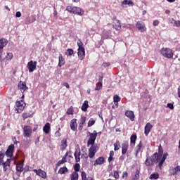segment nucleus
<instances>
[{
  "instance_id": "obj_33",
  "label": "nucleus",
  "mask_w": 180,
  "mask_h": 180,
  "mask_svg": "<svg viewBox=\"0 0 180 180\" xmlns=\"http://www.w3.org/2000/svg\"><path fill=\"white\" fill-rule=\"evenodd\" d=\"M122 5H129V6H133L134 5V3L130 0H124L122 1Z\"/></svg>"
},
{
  "instance_id": "obj_62",
  "label": "nucleus",
  "mask_w": 180,
  "mask_h": 180,
  "mask_svg": "<svg viewBox=\"0 0 180 180\" xmlns=\"http://www.w3.org/2000/svg\"><path fill=\"white\" fill-rule=\"evenodd\" d=\"M115 155V152H113V150H111L110 152V157H113Z\"/></svg>"
},
{
  "instance_id": "obj_64",
  "label": "nucleus",
  "mask_w": 180,
  "mask_h": 180,
  "mask_svg": "<svg viewBox=\"0 0 180 180\" xmlns=\"http://www.w3.org/2000/svg\"><path fill=\"white\" fill-rule=\"evenodd\" d=\"M177 93H178L179 98H180V86L178 87Z\"/></svg>"
},
{
  "instance_id": "obj_60",
  "label": "nucleus",
  "mask_w": 180,
  "mask_h": 180,
  "mask_svg": "<svg viewBox=\"0 0 180 180\" xmlns=\"http://www.w3.org/2000/svg\"><path fill=\"white\" fill-rule=\"evenodd\" d=\"M63 86H65L68 89H70V84H68L67 82L63 83Z\"/></svg>"
},
{
  "instance_id": "obj_15",
  "label": "nucleus",
  "mask_w": 180,
  "mask_h": 180,
  "mask_svg": "<svg viewBox=\"0 0 180 180\" xmlns=\"http://www.w3.org/2000/svg\"><path fill=\"white\" fill-rule=\"evenodd\" d=\"M16 106L17 108V110L18 112V113L20 112H22V110H23V109H25V105H23V101H17L16 102Z\"/></svg>"
},
{
  "instance_id": "obj_22",
  "label": "nucleus",
  "mask_w": 180,
  "mask_h": 180,
  "mask_svg": "<svg viewBox=\"0 0 180 180\" xmlns=\"http://www.w3.org/2000/svg\"><path fill=\"white\" fill-rule=\"evenodd\" d=\"M8 44V40L6 39H0V50H4V47H5Z\"/></svg>"
},
{
  "instance_id": "obj_58",
  "label": "nucleus",
  "mask_w": 180,
  "mask_h": 180,
  "mask_svg": "<svg viewBox=\"0 0 180 180\" xmlns=\"http://www.w3.org/2000/svg\"><path fill=\"white\" fill-rule=\"evenodd\" d=\"M159 155L161 157H162V148L159 147Z\"/></svg>"
},
{
  "instance_id": "obj_26",
  "label": "nucleus",
  "mask_w": 180,
  "mask_h": 180,
  "mask_svg": "<svg viewBox=\"0 0 180 180\" xmlns=\"http://www.w3.org/2000/svg\"><path fill=\"white\" fill-rule=\"evenodd\" d=\"M80 155H81V151L80 150H76L75 152V160H76V162H79V161L81 160L79 158Z\"/></svg>"
},
{
  "instance_id": "obj_13",
  "label": "nucleus",
  "mask_w": 180,
  "mask_h": 180,
  "mask_svg": "<svg viewBox=\"0 0 180 180\" xmlns=\"http://www.w3.org/2000/svg\"><path fill=\"white\" fill-rule=\"evenodd\" d=\"M71 130H73V131H75L77 130V127H78V125L77 124V119H73L71 120L70 124Z\"/></svg>"
},
{
  "instance_id": "obj_5",
  "label": "nucleus",
  "mask_w": 180,
  "mask_h": 180,
  "mask_svg": "<svg viewBox=\"0 0 180 180\" xmlns=\"http://www.w3.org/2000/svg\"><path fill=\"white\" fill-rule=\"evenodd\" d=\"M27 67L29 70V72H33V71L36 70V67H37V62H33V60H30V62H28Z\"/></svg>"
},
{
  "instance_id": "obj_32",
  "label": "nucleus",
  "mask_w": 180,
  "mask_h": 180,
  "mask_svg": "<svg viewBox=\"0 0 180 180\" xmlns=\"http://www.w3.org/2000/svg\"><path fill=\"white\" fill-rule=\"evenodd\" d=\"M16 169L18 172H22L23 171V163H18L16 165Z\"/></svg>"
},
{
  "instance_id": "obj_55",
  "label": "nucleus",
  "mask_w": 180,
  "mask_h": 180,
  "mask_svg": "<svg viewBox=\"0 0 180 180\" xmlns=\"http://www.w3.org/2000/svg\"><path fill=\"white\" fill-rule=\"evenodd\" d=\"M159 24H160V21L157 20H154L153 23V26H158Z\"/></svg>"
},
{
  "instance_id": "obj_57",
  "label": "nucleus",
  "mask_w": 180,
  "mask_h": 180,
  "mask_svg": "<svg viewBox=\"0 0 180 180\" xmlns=\"http://www.w3.org/2000/svg\"><path fill=\"white\" fill-rule=\"evenodd\" d=\"M15 16L16 18H20L22 16V13H20V11H17L15 13Z\"/></svg>"
},
{
  "instance_id": "obj_61",
  "label": "nucleus",
  "mask_w": 180,
  "mask_h": 180,
  "mask_svg": "<svg viewBox=\"0 0 180 180\" xmlns=\"http://www.w3.org/2000/svg\"><path fill=\"white\" fill-rule=\"evenodd\" d=\"M55 136H56V137H60V136H61V134H60L58 131H57L55 133Z\"/></svg>"
},
{
  "instance_id": "obj_36",
  "label": "nucleus",
  "mask_w": 180,
  "mask_h": 180,
  "mask_svg": "<svg viewBox=\"0 0 180 180\" xmlns=\"http://www.w3.org/2000/svg\"><path fill=\"white\" fill-rule=\"evenodd\" d=\"M68 169L67 167H60L58 170V174H65V172H68Z\"/></svg>"
},
{
  "instance_id": "obj_11",
  "label": "nucleus",
  "mask_w": 180,
  "mask_h": 180,
  "mask_svg": "<svg viewBox=\"0 0 180 180\" xmlns=\"http://www.w3.org/2000/svg\"><path fill=\"white\" fill-rule=\"evenodd\" d=\"M18 89L21 92H25L27 89V86H26V82L20 81L18 84Z\"/></svg>"
},
{
  "instance_id": "obj_51",
  "label": "nucleus",
  "mask_w": 180,
  "mask_h": 180,
  "mask_svg": "<svg viewBox=\"0 0 180 180\" xmlns=\"http://www.w3.org/2000/svg\"><path fill=\"white\" fill-rule=\"evenodd\" d=\"M82 179L86 180V173H85V172H82Z\"/></svg>"
},
{
  "instance_id": "obj_12",
  "label": "nucleus",
  "mask_w": 180,
  "mask_h": 180,
  "mask_svg": "<svg viewBox=\"0 0 180 180\" xmlns=\"http://www.w3.org/2000/svg\"><path fill=\"white\" fill-rule=\"evenodd\" d=\"M34 172H36L37 175H39V176H41V178L45 179L47 176V174H46V172L41 170V169H34Z\"/></svg>"
},
{
  "instance_id": "obj_63",
  "label": "nucleus",
  "mask_w": 180,
  "mask_h": 180,
  "mask_svg": "<svg viewBox=\"0 0 180 180\" xmlns=\"http://www.w3.org/2000/svg\"><path fill=\"white\" fill-rule=\"evenodd\" d=\"M127 173L126 172H124L122 178H127Z\"/></svg>"
},
{
  "instance_id": "obj_4",
  "label": "nucleus",
  "mask_w": 180,
  "mask_h": 180,
  "mask_svg": "<svg viewBox=\"0 0 180 180\" xmlns=\"http://www.w3.org/2000/svg\"><path fill=\"white\" fill-rule=\"evenodd\" d=\"M89 136V139L87 141V146H94L95 144V140H96V137H98V132L96 131H94L93 133L88 132Z\"/></svg>"
},
{
  "instance_id": "obj_1",
  "label": "nucleus",
  "mask_w": 180,
  "mask_h": 180,
  "mask_svg": "<svg viewBox=\"0 0 180 180\" xmlns=\"http://www.w3.org/2000/svg\"><path fill=\"white\" fill-rule=\"evenodd\" d=\"M161 160V156L158 153H154L150 158L148 157L145 161L147 167H153L155 164H158Z\"/></svg>"
},
{
  "instance_id": "obj_19",
  "label": "nucleus",
  "mask_w": 180,
  "mask_h": 180,
  "mask_svg": "<svg viewBox=\"0 0 180 180\" xmlns=\"http://www.w3.org/2000/svg\"><path fill=\"white\" fill-rule=\"evenodd\" d=\"M51 129V127L50 125V123L49 122L46 123L43 127V130L46 133V134H49V133H50Z\"/></svg>"
},
{
  "instance_id": "obj_3",
  "label": "nucleus",
  "mask_w": 180,
  "mask_h": 180,
  "mask_svg": "<svg viewBox=\"0 0 180 180\" xmlns=\"http://www.w3.org/2000/svg\"><path fill=\"white\" fill-rule=\"evenodd\" d=\"M160 53L165 58H172V57H174V52H172V49L169 48H162L160 50Z\"/></svg>"
},
{
  "instance_id": "obj_35",
  "label": "nucleus",
  "mask_w": 180,
  "mask_h": 180,
  "mask_svg": "<svg viewBox=\"0 0 180 180\" xmlns=\"http://www.w3.org/2000/svg\"><path fill=\"white\" fill-rule=\"evenodd\" d=\"M120 142L119 141H117L114 143V150L115 151H117V150H120Z\"/></svg>"
},
{
  "instance_id": "obj_8",
  "label": "nucleus",
  "mask_w": 180,
  "mask_h": 180,
  "mask_svg": "<svg viewBox=\"0 0 180 180\" xmlns=\"http://www.w3.org/2000/svg\"><path fill=\"white\" fill-rule=\"evenodd\" d=\"M136 28L138 30L141 31V32H146L147 30V28L146 27V24L141 21H139L136 22Z\"/></svg>"
},
{
  "instance_id": "obj_40",
  "label": "nucleus",
  "mask_w": 180,
  "mask_h": 180,
  "mask_svg": "<svg viewBox=\"0 0 180 180\" xmlns=\"http://www.w3.org/2000/svg\"><path fill=\"white\" fill-rule=\"evenodd\" d=\"M100 89H102V83L98 82L95 87V91H100Z\"/></svg>"
},
{
  "instance_id": "obj_54",
  "label": "nucleus",
  "mask_w": 180,
  "mask_h": 180,
  "mask_svg": "<svg viewBox=\"0 0 180 180\" xmlns=\"http://www.w3.org/2000/svg\"><path fill=\"white\" fill-rule=\"evenodd\" d=\"M4 50H0V63H2L4 61V58H2V53Z\"/></svg>"
},
{
  "instance_id": "obj_43",
  "label": "nucleus",
  "mask_w": 180,
  "mask_h": 180,
  "mask_svg": "<svg viewBox=\"0 0 180 180\" xmlns=\"http://www.w3.org/2000/svg\"><path fill=\"white\" fill-rule=\"evenodd\" d=\"M113 101H114V103L120 102V97H119V96L117 95H115L114 96Z\"/></svg>"
},
{
  "instance_id": "obj_39",
  "label": "nucleus",
  "mask_w": 180,
  "mask_h": 180,
  "mask_svg": "<svg viewBox=\"0 0 180 180\" xmlns=\"http://www.w3.org/2000/svg\"><path fill=\"white\" fill-rule=\"evenodd\" d=\"M2 164L4 167H11V159H7V160Z\"/></svg>"
},
{
  "instance_id": "obj_20",
  "label": "nucleus",
  "mask_w": 180,
  "mask_h": 180,
  "mask_svg": "<svg viewBox=\"0 0 180 180\" xmlns=\"http://www.w3.org/2000/svg\"><path fill=\"white\" fill-rule=\"evenodd\" d=\"M103 162H105V158L103 157H100L96 160L94 165H102Z\"/></svg>"
},
{
  "instance_id": "obj_16",
  "label": "nucleus",
  "mask_w": 180,
  "mask_h": 180,
  "mask_svg": "<svg viewBox=\"0 0 180 180\" xmlns=\"http://www.w3.org/2000/svg\"><path fill=\"white\" fill-rule=\"evenodd\" d=\"M125 116H127V117H129V119H130L131 122L134 120V112H133V111L127 110L125 112Z\"/></svg>"
},
{
  "instance_id": "obj_46",
  "label": "nucleus",
  "mask_w": 180,
  "mask_h": 180,
  "mask_svg": "<svg viewBox=\"0 0 180 180\" xmlns=\"http://www.w3.org/2000/svg\"><path fill=\"white\" fill-rule=\"evenodd\" d=\"M94 124H95V120L91 119L88 122V127H91V126H94Z\"/></svg>"
},
{
  "instance_id": "obj_23",
  "label": "nucleus",
  "mask_w": 180,
  "mask_h": 180,
  "mask_svg": "<svg viewBox=\"0 0 180 180\" xmlns=\"http://www.w3.org/2000/svg\"><path fill=\"white\" fill-rule=\"evenodd\" d=\"M68 152H67V153H65V157H63V158H62V160H59V161L58 162V164H57L58 167H60V165H61V164H64L65 162H67V156H68Z\"/></svg>"
},
{
  "instance_id": "obj_14",
  "label": "nucleus",
  "mask_w": 180,
  "mask_h": 180,
  "mask_svg": "<svg viewBox=\"0 0 180 180\" xmlns=\"http://www.w3.org/2000/svg\"><path fill=\"white\" fill-rule=\"evenodd\" d=\"M152 129H153V124H151V123L150 122H148L145 126L144 133L146 136H148V134L150 133V130H151Z\"/></svg>"
},
{
  "instance_id": "obj_31",
  "label": "nucleus",
  "mask_w": 180,
  "mask_h": 180,
  "mask_svg": "<svg viewBox=\"0 0 180 180\" xmlns=\"http://www.w3.org/2000/svg\"><path fill=\"white\" fill-rule=\"evenodd\" d=\"M58 60H59L58 66L63 67V65H64V58H63V55L61 54L59 55Z\"/></svg>"
},
{
  "instance_id": "obj_17",
  "label": "nucleus",
  "mask_w": 180,
  "mask_h": 180,
  "mask_svg": "<svg viewBox=\"0 0 180 180\" xmlns=\"http://www.w3.org/2000/svg\"><path fill=\"white\" fill-rule=\"evenodd\" d=\"M128 147H129V143H127V142H124L122 144V154L124 155L127 153Z\"/></svg>"
},
{
  "instance_id": "obj_30",
  "label": "nucleus",
  "mask_w": 180,
  "mask_h": 180,
  "mask_svg": "<svg viewBox=\"0 0 180 180\" xmlns=\"http://www.w3.org/2000/svg\"><path fill=\"white\" fill-rule=\"evenodd\" d=\"M179 172H180V166L172 168V175H176Z\"/></svg>"
},
{
  "instance_id": "obj_6",
  "label": "nucleus",
  "mask_w": 180,
  "mask_h": 180,
  "mask_svg": "<svg viewBox=\"0 0 180 180\" xmlns=\"http://www.w3.org/2000/svg\"><path fill=\"white\" fill-rule=\"evenodd\" d=\"M13 150H15V145L11 144L8 147L7 150L6 151V155L11 158L13 156Z\"/></svg>"
},
{
  "instance_id": "obj_27",
  "label": "nucleus",
  "mask_w": 180,
  "mask_h": 180,
  "mask_svg": "<svg viewBox=\"0 0 180 180\" xmlns=\"http://www.w3.org/2000/svg\"><path fill=\"white\" fill-rule=\"evenodd\" d=\"M36 21V18H34V16H31V17H27L25 19V22H27V23H33V22Z\"/></svg>"
},
{
  "instance_id": "obj_34",
  "label": "nucleus",
  "mask_w": 180,
  "mask_h": 180,
  "mask_svg": "<svg viewBox=\"0 0 180 180\" xmlns=\"http://www.w3.org/2000/svg\"><path fill=\"white\" fill-rule=\"evenodd\" d=\"M160 178V174L158 173H153L150 174L149 179H158Z\"/></svg>"
},
{
  "instance_id": "obj_49",
  "label": "nucleus",
  "mask_w": 180,
  "mask_h": 180,
  "mask_svg": "<svg viewBox=\"0 0 180 180\" xmlns=\"http://www.w3.org/2000/svg\"><path fill=\"white\" fill-rule=\"evenodd\" d=\"M167 157H168V153H165L162 158H160V161H162L163 162H165V160H167Z\"/></svg>"
},
{
  "instance_id": "obj_42",
  "label": "nucleus",
  "mask_w": 180,
  "mask_h": 180,
  "mask_svg": "<svg viewBox=\"0 0 180 180\" xmlns=\"http://www.w3.org/2000/svg\"><path fill=\"white\" fill-rule=\"evenodd\" d=\"M6 58V60H12V58H13V54L12 53H8Z\"/></svg>"
},
{
  "instance_id": "obj_10",
  "label": "nucleus",
  "mask_w": 180,
  "mask_h": 180,
  "mask_svg": "<svg viewBox=\"0 0 180 180\" xmlns=\"http://www.w3.org/2000/svg\"><path fill=\"white\" fill-rule=\"evenodd\" d=\"M77 55L79 59L81 60L85 58V48H80V49H78Z\"/></svg>"
},
{
  "instance_id": "obj_45",
  "label": "nucleus",
  "mask_w": 180,
  "mask_h": 180,
  "mask_svg": "<svg viewBox=\"0 0 180 180\" xmlns=\"http://www.w3.org/2000/svg\"><path fill=\"white\" fill-rule=\"evenodd\" d=\"M66 54H68V56H72L74 54V50L71 49H68Z\"/></svg>"
},
{
  "instance_id": "obj_29",
  "label": "nucleus",
  "mask_w": 180,
  "mask_h": 180,
  "mask_svg": "<svg viewBox=\"0 0 180 180\" xmlns=\"http://www.w3.org/2000/svg\"><path fill=\"white\" fill-rule=\"evenodd\" d=\"M88 107V101H85L82 105V110H83V112H86Z\"/></svg>"
},
{
  "instance_id": "obj_52",
  "label": "nucleus",
  "mask_w": 180,
  "mask_h": 180,
  "mask_svg": "<svg viewBox=\"0 0 180 180\" xmlns=\"http://www.w3.org/2000/svg\"><path fill=\"white\" fill-rule=\"evenodd\" d=\"M114 178H115V179H119V172L114 171Z\"/></svg>"
},
{
  "instance_id": "obj_59",
  "label": "nucleus",
  "mask_w": 180,
  "mask_h": 180,
  "mask_svg": "<svg viewBox=\"0 0 180 180\" xmlns=\"http://www.w3.org/2000/svg\"><path fill=\"white\" fill-rule=\"evenodd\" d=\"M163 164H164V162H162V160H160L158 164V167H159L160 169H161V168L162 167Z\"/></svg>"
},
{
  "instance_id": "obj_38",
  "label": "nucleus",
  "mask_w": 180,
  "mask_h": 180,
  "mask_svg": "<svg viewBox=\"0 0 180 180\" xmlns=\"http://www.w3.org/2000/svg\"><path fill=\"white\" fill-rule=\"evenodd\" d=\"M139 178H140V172L139 170H136L135 175L133 178V180H138Z\"/></svg>"
},
{
  "instance_id": "obj_41",
  "label": "nucleus",
  "mask_w": 180,
  "mask_h": 180,
  "mask_svg": "<svg viewBox=\"0 0 180 180\" xmlns=\"http://www.w3.org/2000/svg\"><path fill=\"white\" fill-rule=\"evenodd\" d=\"M27 117H32V115L29 112L23 113L22 114V119L25 120V119H27Z\"/></svg>"
},
{
  "instance_id": "obj_21",
  "label": "nucleus",
  "mask_w": 180,
  "mask_h": 180,
  "mask_svg": "<svg viewBox=\"0 0 180 180\" xmlns=\"http://www.w3.org/2000/svg\"><path fill=\"white\" fill-rule=\"evenodd\" d=\"M169 22L173 25V26H176V27H180V21L175 20L174 18L169 19Z\"/></svg>"
},
{
  "instance_id": "obj_28",
  "label": "nucleus",
  "mask_w": 180,
  "mask_h": 180,
  "mask_svg": "<svg viewBox=\"0 0 180 180\" xmlns=\"http://www.w3.org/2000/svg\"><path fill=\"white\" fill-rule=\"evenodd\" d=\"M71 180H78V172H73L70 175Z\"/></svg>"
},
{
  "instance_id": "obj_7",
  "label": "nucleus",
  "mask_w": 180,
  "mask_h": 180,
  "mask_svg": "<svg viewBox=\"0 0 180 180\" xmlns=\"http://www.w3.org/2000/svg\"><path fill=\"white\" fill-rule=\"evenodd\" d=\"M23 131L24 137H30L32 135V127L30 126H24Z\"/></svg>"
},
{
  "instance_id": "obj_44",
  "label": "nucleus",
  "mask_w": 180,
  "mask_h": 180,
  "mask_svg": "<svg viewBox=\"0 0 180 180\" xmlns=\"http://www.w3.org/2000/svg\"><path fill=\"white\" fill-rule=\"evenodd\" d=\"M75 172H78L79 171V164L76 163L74 166Z\"/></svg>"
},
{
  "instance_id": "obj_48",
  "label": "nucleus",
  "mask_w": 180,
  "mask_h": 180,
  "mask_svg": "<svg viewBox=\"0 0 180 180\" xmlns=\"http://www.w3.org/2000/svg\"><path fill=\"white\" fill-rule=\"evenodd\" d=\"M85 122H86V117H82V118L80 120L79 124H84Z\"/></svg>"
},
{
  "instance_id": "obj_2",
  "label": "nucleus",
  "mask_w": 180,
  "mask_h": 180,
  "mask_svg": "<svg viewBox=\"0 0 180 180\" xmlns=\"http://www.w3.org/2000/svg\"><path fill=\"white\" fill-rule=\"evenodd\" d=\"M67 11L70 13H74L75 15H79L80 16L84 15V11H82V9H81L79 7H72L71 6H68L67 7Z\"/></svg>"
},
{
  "instance_id": "obj_56",
  "label": "nucleus",
  "mask_w": 180,
  "mask_h": 180,
  "mask_svg": "<svg viewBox=\"0 0 180 180\" xmlns=\"http://www.w3.org/2000/svg\"><path fill=\"white\" fill-rule=\"evenodd\" d=\"M167 108H169V109H174V105L172 103H167Z\"/></svg>"
},
{
  "instance_id": "obj_37",
  "label": "nucleus",
  "mask_w": 180,
  "mask_h": 180,
  "mask_svg": "<svg viewBox=\"0 0 180 180\" xmlns=\"http://www.w3.org/2000/svg\"><path fill=\"white\" fill-rule=\"evenodd\" d=\"M137 139V136L136 134H132L131 136L130 140H131V143L132 144H135L136 143V140Z\"/></svg>"
},
{
  "instance_id": "obj_50",
  "label": "nucleus",
  "mask_w": 180,
  "mask_h": 180,
  "mask_svg": "<svg viewBox=\"0 0 180 180\" xmlns=\"http://www.w3.org/2000/svg\"><path fill=\"white\" fill-rule=\"evenodd\" d=\"M77 46L79 47L78 49H84V46H84V44L81 41H79L77 42Z\"/></svg>"
},
{
  "instance_id": "obj_9",
  "label": "nucleus",
  "mask_w": 180,
  "mask_h": 180,
  "mask_svg": "<svg viewBox=\"0 0 180 180\" xmlns=\"http://www.w3.org/2000/svg\"><path fill=\"white\" fill-rule=\"evenodd\" d=\"M95 154H96V147H95L94 145H91L89 149V157L90 158H94V157H95Z\"/></svg>"
},
{
  "instance_id": "obj_53",
  "label": "nucleus",
  "mask_w": 180,
  "mask_h": 180,
  "mask_svg": "<svg viewBox=\"0 0 180 180\" xmlns=\"http://www.w3.org/2000/svg\"><path fill=\"white\" fill-rule=\"evenodd\" d=\"M109 65H110V63H104L102 64V67H103L104 68H106V67H109Z\"/></svg>"
},
{
  "instance_id": "obj_18",
  "label": "nucleus",
  "mask_w": 180,
  "mask_h": 180,
  "mask_svg": "<svg viewBox=\"0 0 180 180\" xmlns=\"http://www.w3.org/2000/svg\"><path fill=\"white\" fill-rule=\"evenodd\" d=\"M143 147V143L141 141L139 142V145L135 148V155L137 157L139 155V153L141 150V148Z\"/></svg>"
},
{
  "instance_id": "obj_47",
  "label": "nucleus",
  "mask_w": 180,
  "mask_h": 180,
  "mask_svg": "<svg viewBox=\"0 0 180 180\" xmlns=\"http://www.w3.org/2000/svg\"><path fill=\"white\" fill-rule=\"evenodd\" d=\"M67 113L68 115H74V110L72 109V107L68 108Z\"/></svg>"
},
{
  "instance_id": "obj_24",
  "label": "nucleus",
  "mask_w": 180,
  "mask_h": 180,
  "mask_svg": "<svg viewBox=\"0 0 180 180\" xmlns=\"http://www.w3.org/2000/svg\"><path fill=\"white\" fill-rule=\"evenodd\" d=\"M65 148H67V139H63L61 141L60 150H62V151H64Z\"/></svg>"
},
{
  "instance_id": "obj_25",
  "label": "nucleus",
  "mask_w": 180,
  "mask_h": 180,
  "mask_svg": "<svg viewBox=\"0 0 180 180\" xmlns=\"http://www.w3.org/2000/svg\"><path fill=\"white\" fill-rule=\"evenodd\" d=\"M114 27L116 30H120L122 29V25L120 24V20H115V25H114Z\"/></svg>"
}]
</instances>
